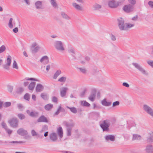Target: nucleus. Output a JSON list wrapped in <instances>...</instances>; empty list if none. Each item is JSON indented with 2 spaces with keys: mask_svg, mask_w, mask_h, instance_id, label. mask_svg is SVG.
I'll use <instances>...</instances> for the list:
<instances>
[{
  "mask_svg": "<svg viewBox=\"0 0 153 153\" xmlns=\"http://www.w3.org/2000/svg\"><path fill=\"white\" fill-rule=\"evenodd\" d=\"M63 124L66 126L67 128H72L74 125V123L73 122L72 120H70L69 122H67L66 121H64L63 123Z\"/></svg>",
  "mask_w": 153,
  "mask_h": 153,
  "instance_id": "8",
  "label": "nucleus"
},
{
  "mask_svg": "<svg viewBox=\"0 0 153 153\" xmlns=\"http://www.w3.org/2000/svg\"><path fill=\"white\" fill-rule=\"evenodd\" d=\"M5 130L6 131V132L9 134H11L12 132V130L10 129H7V128Z\"/></svg>",
  "mask_w": 153,
  "mask_h": 153,
  "instance_id": "64",
  "label": "nucleus"
},
{
  "mask_svg": "<svg viewBox=\"0 0 153 153\" xmlns=\"http://www.w3.org/2000/svg\"><path fill=\"white\" fill-rule=\"evenodd\" d=\"M79 69L80 72L83 74H86L87 73V70L85 68H78Z\"/></svg>",
  "mask_w": 153,
  "mask_h": 153,
  "instance_id": "43",
  "label": "nucleus"
},
{
  "mask_svg": "<svg viewBox=\"0 0 153 153\" xmlns=\"http://www.w3.org/2000/svg\"><path fill=\"white\" fill-rule=\"evenodd\" d=\"M60 106H59L58 109H57V111L55 113V114H54L55 115H57L59 114L60 112L61 111H60Z\"/></svg>",
  "mask_w": 153,
  "mask_h": 153,
  "instance_id": "63",
  "label": "nucleus"
},
{
  "mask_svg": "<svg viewBox=\"0 0 153 153\" xmlns=\"http://www.w3.org/2000/svg\"><path fill=\"white\" fill-rule=\"evenodd\" d=\"M44 87L41 84H38L36 87V89L37 92L42 91L44 89Z\"/></svg>",
  "mask_w": 153,
  "mask_h": 153,
  "instance_id": "23",
  "label": "nucleus"
},
{
  "mask_svg": "<svg viewBox=\"0 0 153 153\" xmlns=\"http://www.w3.org/2000/svg\"><path fill=\"white\" fill-rule=\"evenodd\" d=\"M125 102H126V105H130L131 103V101L130 100H129L128 99L126 100V101H125Z\"/></svg>",
  "mask_w": 153,
  "mask_h": 153,
  "instance_id": "62",
  "label": "nucleus"
},
{
  "mask_svg": "<svg viewBox=\"0 0 153 153\" xmlns=\"http://www.w3.org/2000/svg\"><path fill=\"white\" fill-rule=\"evenodd\" d=\"M36 8L37 9H41L43 8L42 3L41 1H38L35 3Z\"/></svg>",
  "mask_w": 153,
  "mask_h": 153,
  "instance_id": "18",
  "label": "nucleus"
},
{
  "mask_svg": "<svg viewBox=\"0 0 153 153\" xmlns=\"http://www.w3.org/2000/svg\"><path fill=\"white\" fill-rule=\"evenodd\" d=\"M124 0H119L117 2V7L118 6H120L124 3Z\"/></svg>",
  "mask_w": 153,
  "mask_h": 153,
  "instance_id": "40",
  "label": "nucleus"
},
{
  "mask_svg": "<svg viewBox=\"0 0 153 153\" xmlns=\"http://www.w3.org/2000/svg\"><path fill=\"white\" fill-rule=\"evenodd\" d=\"M67 108L70 109V111L71 112L74 114H76L77 112V111L76 108L74 107H70L68 106H67Z\"/></svg>",
  "mask_w": 153,
  "mask_h": 153,
  "instance_id": "35",
  "label": "nucleus"
},
{
  "mask_svg": "<svg viewBox=\"0 0 153 153\" xmlns=\"http://www.w3.org/2000/svg\"><path fill=\"white\" fill-rule=\"evenodd\" d=\"M58 134L60 138H62L63 137V131L61 127H60L57 129Z\"/></svg>",
  "mask_w": 153,
  "mask_h": 153,
  "instance_id": "28",
  "label": "nucleus"
},
{
  "mask_svg": "<svg viewBox=\"0 0 153 153\" xmlns=\"http://www.w3.org/2000/svg\"><path fill=\"white\" fill-rule=\"evenodd\" d=\"M111 102H107L106 99H103L102 101V104L104 106H108L111 105Z\"/></svg>",
  "mask_w": 153,
  "mask_h": 153,
  "instance_id": "26",
  "label": "nucleus"
},
{
  "mask_svg": "<svg viewBox=\"0 0 153 153\" xmlns=\"http://www.w3.org/2000/svg\"><path fill=\"white\" fill-rule=\"evenodd\" d=\"M36 85V82H31L29 85H28V88L29 90L33 91Z\"/></svg>",
  "mask_w": 153,
  "mask_h": 153,
  "instance_id": "27",
  "label": "nucleus"
},
{
  "mask_svg": "<svg viewBox=\"0 0 153 153\" xmlns=\"http://www.w3.org/2000/svg\"><path fill=\"white\" fill-rule=\"evenodd\" d=\"M38 122L48 123V121L46 117L44 115L41 116L37 120Z\"/></svg>",
  "mask_w": 153,
  "mask_h": 153,
  "instance_id": "17",
  "label": "nucleus"
},
{
  "mask_svg": "<svg viewBox=\"0 0 153 153\" xmlns=\"http://www.w3.org/2000/svg\"><path fill=\"white\" fill-rule=\"evenodd\" d=\"M39 46L36 47L35 48H31V50L33 53H34L37 52L39 49Z\"/></svg>",
  "mask_w": 153,
  "mask_h": 153,
  "instance_id": "37",
  "label": "nucleus"
},
{
  "mask_svg": "<svg viewBox=\"0 0 153 153\" xmlns=\"http://www.w3.org/2000/svg\"><path fill=\"white\" fill-rule=\"evenodd\" d=\"M48 129V126L46 125H45L43 126L42 130V131H46Z\"/></svg>",
  "mask_w": 153,
  "mask_h": 153,
  "instance_id": "60",
  "label": "nucleus"
},
{
  "mask_svg": "<svg viewBox=\"0 0 153 153\" xmlns=\"http://www.w3.org/2000/svg\"><path fill=\"white\" fill-rule=\"evenodd\" d=\"M118 22V27L120 30H124V20L122 17H120L117 19Z\"/></svg>",
  "mask_w": 153,
  "mask_h": 153,
  "instance_id": "6",
  "label": "nucleus"
},
{
  "mask_svg": "<svg viewBox=\"0 0 153 153\" xmlns=\"http://www.w3.org/2000/svg\"><path fill=\"white\" fill-rule=\"evenodd\" d=\"M148 4L151 8H153V1H149L148 2Z\"/></svg>",
  "mask_w": 153,
  "mask_h": 153,
  "instance_id": "58",
  "label": "nucleus"
},
{
  "mask_svg": "<svg viewBox=\"0 0 153 153\" xmlns=\"http://www.w3.org/2000/svg\"><path fill=\"white\" fill-rule=\"evenodd\" d=\"M96 94V92L95 91H93L88 97L89 99L91 101L93 102L94 100Z\"/></svg>",
  "mask_w": 153,
  "mask_h": 153,
  "instance_id": "21",
  "label": "nucleus"
},
{
  "mask_svg": "<svg viewBox=\"0 0 153 153\" xmlns=\"http://www.w3.org/2000/svg\"><path fill=\"white\" fill-rule=\"evenodd\" d=\"M72 5L75 9L78 11H82L83 10L82 7L76 3H72Z\"/></svg>",
  "mask_w": 153,
  "mask_h": 153,
  "instance_id": "16",
  "label": "nucleus"
},
{
  "mask_svg": "<svg viewBox=\"0 0 153 153\" xmlns=\"http://www.w3.org/2000/svg\"><path fill=\"white\" fill-rule=\"evenodd\" d=\"M50 2L52 6L54 8H58V5L55 0H51Z\"/></svg>",
  "mask_w": 153,
  "mask_h": 153,
  "instance_id": "32",
  "label": "nucleus"
},
{
  "mask_svg": "<svg viewBox=\"0 0 153 153\" xmlns=\"http://www.w3.org/2000/svg\"><path fill=\"white\" fill-rule=\"evenodd\" d=\"M10 65H11L5 64L3 65H2V66L3 68L4 69L7 70H9L10 69Z\"/></svg>",
  "mask_w": 153,
  "mask_h": 153,
  "instance_id": "42",
  "label": "nucleus"
},
{
  "mask_svg": "<svg viewBox=\"0 0 153 153\" xmlns=\"http://www.w3.org/2000/svg\"><path fill=\"white\" fill-rule=\"evenodd\" d=\"M90 105L89 103L85 101H84L83 104V105L85 106L89 107Z\"/></svg>",
  "mask_w": 153,
  "mask_h": 153,
  "instance_id": "57",
  "label": "nucleus"
},
{
  "mask_svg": "<svg viewBox=\"0 0 153 153\" xmlns=\"http://www.w3.org/2000/svg\"><path fill=\"white\" fill-rule=\"evenodd\" d=\"M126 27H125V30H128L129 28H130L134 26V24L127 23L126 24Z\"/></svg>",
  "mask_w": 153,
  "mask_h": 153,
  "instance_id": "34",
  "label": "nucleus"
},
{
  "mask_svg": "<svg viewBox=\"0 0 153 153\" xmlns=\"http://www.w3.org/2000/svg\"><path fill=\"white\" fill-rule=\"evenodd\" d=\"M102 7V6L97 4H95L93 6L94 10H99Z\"/></svg>",
  "mask_w": 153,
  "mask_h": 153,
  "instance_id": "30",
  "label": "nucleus"
},
{
  "mask_svg": "<svg viewBox=\"0 0 153 153\" xmlns=\"http://www.w3.org/2000/svg\"><path fill=\"white\" fill-rule=\"evenodd\" d=\"M143 110L153 118V109L152 108L148 105L145 104L143 105Z\"/></svg>",
  "mask_w": 153,
  "mask_h": 153,
  "instance_id": "4",
  "label": "nucleus"
},
{
  "mask_svg": "<svg viewBox=\"0 0 153 153\" xmlns=\"http://www.w3.org/2000/svg\"><path fill=\"white\" fill-rule=\"evenodd\" d=\"M25 79L27 80H33V81H38V80L37 79H36L34 78H25Z\"/></svg>",
  "mask_w": 153,
  "mask_h": 153,
  "instance_id": "61",
  "label": "nucleus"
},
{
  "mask_svg": "<svg viewBox=\"0 0 153 153\" xmlns=\"http://www.w3.org/2000/svg\"><path fill=\"white\" fill-rule=\"evenodd\" d=\"M71 128H67V135L68 136H70L71 135Z\"/></svg>",
  "mask_w": 153,
  "mask_h": 153,
  "instance_id": "52",
  "label": "nucleus"
},
{
  "mask_svg": "<svg viewBox=\"0 0 153 153\" xmlns=\"http://www.w3.org/2000/svg\"><path fill=\"white\" fill-rule=\"evenodd\" d=\"M30 97V95L28 93H26L24 96V98L27 100H29Z\"/></svg>",
  "mask_w": 153,
  "mask_h": 153,
  "instance_id": "51",
  "label": "nucleus"
},
{
  "mask_svg": "<svg viewBox=\"0 0 153 153\" xmlns=\"http://www.w3.org/2000/svg\"><path fill=\"white\" fill-rule=\"evenodd\" d=\"M1 125L3 128L5 129V130L7 129V126L6 123L4 122H2L1 123Z\"/></svg>",
  "mask_w": 153,
  "mask_h": 153,
  "instance_id": "53",
  "label": "nucleus"
},
{
  "mask_svg": "<svg viewBox=\"0 0 153 153\" xmlns=\"http://www.w3.org/2000/svg\"><path fill=\"white\" fill-rule=\"evenodd\" d=\"M110 125V121L108 120H104L102 123L100 124V126L102 129L103 131H109V127Z\"/></svg>",
  "mask_w": 153,
  "mask_h": 153,
  "instance_id": "1",
  "label": "nucleus"
},
{
  "mask_svg": "<svg viewBox=\"0 0 153 153\" xmlns=\"http://www.w3.org/2000/svg\"><path fill=\"white\" fill-rule=\"evenodd\" d=\"M50 139L53 142L56 141L57 139V134L54 132L51 133L49 134Z\"/></svg>",
  "mask_w": 153,
  "mask_h": 153,
  "instance_id": "14",
  "label": "nucleus"
},
{
  "mask_svg": "<svg viewBox=\"0 0 153 153\" xmlns=\"http://www.w3.org/2000/svg\"><path fill=\"white\" fill-rule=\"evenodd\" d=\"M49 59L47 56H45L43 57L40 60V62H42L44 64H47L49 62Z\"/></svg>",
  "mask_w": 153,
  "mask_h": 153,
  "instance_id": "20",
  "label": "nucleus"
},
{
  "mask_svg": "<svg viewBox=\"0 0 153 153\" xmlns=\"http://www.w3.org/2000/svg\"><path fill=\"white\" fill-rule=\"evenodd\" d=\"M127 122V128L130 129L131 128L135 126V124L132 118L130 117L127 119L126 120Z\"/></svg>",
  "mask_w": 153,
  "mask_h": 153,
  "instance_id": "7",
  "label": "nucleus"
},
{
  "mask_svg": "<svg viewBox=\"0 0 153 153\" xmlns=\"http://www.w3.org/2000/svg\"><path fill=\"white\" fill-rule=\"evenodd\" d=\"M105 138L106 140L108 141L109 140L113 141L115 140V137L114 135H109L105 136Z\"/></svg>",
  "mask_w": 153,
  "mask_h": 153,
  "instance_id": "22",
  "label": "nucleus"
},
{
  "mask_svg": "<svg viewBox=\"0 0 153 153\" xmlns=\"http://www.w3.org/2000/svg\"><path fill=\"white\" fill-rule=\"evenodd\" d=\"M153 150V146L151 144H149L146 146L145 151L146 153H152Z\"/></svg>",
  "mask_w": 153,
  "mask_h": 153,
  "instance_id": "11",
  "label": "nucleus"
},
{
  "mask_svg": "<svg viewBox=\"0 0 153 153\" xmlns=\"http://www.w3.org/2000/svg\"><path fill=\"white\" fill-rule=\"evenodd\" d=\"M68 89V88L66 87L62 88L60 91V95L61 97H63L65 96Z\"/></svg>",
  "mask_w": 153,
  "mask_h": 153,
  "instance_id": "19",
  "label": "nucleus"
},
{
  "mask_svg": "<svg viewBox=\"0 0 153 153\" xmlns=\"http://www.w3.org/2000/svg\"><path fill=\"white\" fill-rule=\"evenodd\" d=\"M60 14L62 17L64 19L66 20H70L71 19V18L64 12H62Z\"/></svg>",
  "mask_w": 153,
  "mask_h": 153,
  "instance_id": "25",
  "label": "nucleus"
},
{
  "mask_svg": "<svg viewBox=\"0 0 153 153\" xmlns=\"http://www.w3.org/2000/svg\"><path fill=\"white\" fill-rule=\"evenodd\" d=\"M134 7L133 5L129 4L128 5H125V12L127 13H129L133 11Z\"/></svg>",
  "mask_w": 153,
  "mask_h": 153,
  "instance_id": "9",
  "label": "nucleus"
},
{
  "mask_svg": "<svg viewBox=\"0 0 153 153\" xmlns=\"http://www.w3.org/2000/svg\"><path fill=\"white\" fill-rule=\"evenodd\" d=\"M17 105L18 109L21 111H22L24 108V107L21 104H17Z\"/></svg>",
  "mask_w": 153,
  "mask_h": 153,
  "instance_id": "47",
  "label": "nucleus"
},
{
  "mask_svg": "<svg viewBox=\"0 0 153 153\" xmlns=\"http://www.w3.org/2000/svg\"><path fill=\"white\" fill-rule=\"evenodd\" d=\"M120 102L118 101H116L115 102H114L112 104V107H114L118 105H119Z\"/></svg>",
  "mask_w": 153,
  "mask_h": 153,
  "instance_id": "54",
  "label": "nucleus"
},
{
  "mask_svg": "<svg viewBox=\"0 0 153 153\" xmlns=\"http://www.w3.org/2000/svg\"><path fill=\"white\" fill-rule=\"evenodd\" d=\"M6 49L5 46L4 45H2L0 47V53H1L4 52Z\"/></svg>",
  "mask_w": 153,
  "mask_h": 153,
  "instance_id": "44",
  "label": "nucleus"
},
{
  "mask_svg": "<svg viewBox=\"0 0 153 153\" xmlns=\"http://www.w3.org/2000/svg\"><path fill=\"white\" fill-rule=\"evenodd\" d=\"M13 20V19L12 18H10V19L8 23L9 26L10 28H12L13 27V25L12 23Z\"/></svg>",
  "mask_w": 153,
  "mask_h": 153,
  "instance_id": "45",
  "label": "nucleus"
},
{
  "mask_svg": "<svg viewBox=\"0 0 153 153\" xmlns=\"http://www.w3.org/2000/svg\"><path fill=\"white\" fill-rule=\"evenodd\" d=\"M17 133L19 134L21 136L25 135L27 134V131L22 128L19 129L17 130Z\"/></svg>",
  "mask_w": 153,
  "mask_h": 153,
  "instance_id": "13",
  "label": "nucleus"
},
{
  "mask_svg": "<svg viewBox=\"0 0 153 153\" xmlns=\"http://www.w3.org/2000/svg\"><path fill=\"white\" fill-rule=\"evenodd\" d=\"M11 105V103L10 102H5L3 106L4 107H7L10 106Z\"/></svg>",
  "mask_w": 153,
  "mask_h": 153,
  "instance_id": "48",
  "label": "nucleus"
},
{
  "mask_svg": "<svg viewBox=\"0 0 153 153\" xmlns=\"http://www.w3.org/2000/svg\"><path fill=\"white\" fill-rule=\"evenodd\" d=\"M141 136L137 134H133L132 138V140H141Z\"/></svg>",
  "mask_w": 153,
  "mask_h": 153,
  "instance_id": "24",
  "label": "nucleus"
},
{
  "mask_svg": "<svg viewBox=\"0 0 153 153\" xmlns=\"http://www.w3.org/2000/svg\"><path fill=\"white\" fill-rule=\"evenodd\" d=\"M26 112L29 116L33 117H37L39 115V113L38 112L35 111L30 112L29 110H27Z\"/></svg>",
  "mask_w": 153,
  "mask_h": 153,
  "instance_id": "10",
  "label": "nucleus"
},
{
  "mask_svg": "<svg viewBox=\"0 0 153 153\" xmlns=\"http://www.w3.org/2000/svg\"><path fill=\"white\" fill-rule=\"evenodd\" d=\"M54 46L56 50L59 51H62L65 50L63 47V44L60 41H56L54 43Z\"/></svg>",
  "mask_w": 153,
  "mask_h": 153,
  "instance_id": "3",
  "label": "nucleus"
},
{
  "mask_svg": "<svg viewBox=\"0 0 153 153\" xmlns=\"http://www.w3.org/2000/svg\"><path fill=\"white\" fill-rule=\"evenodd\" d=\"M52 101L53 102L57 103L58 101V98L56 97L53 96L52 97Z\"/></svg>",
  "mask_w": 153,
  "mask_h": 153,
  "instance_id": "49",
  "label": "nucleus"
},
{
  "mask_svg": "<svg viewBox=\"0 0 153 153\" xmlns=\"http://www.w3.org/2000/svg\"><path fill=\"white\" fill-rule=\"evenodd\" d=\"M53 106V105L52 104L49 103L46 105L45 106V108L46 110L49 111L52 108Z\"/></svg>",
  "mask_w": 153,
  "mask_h": 153,
  "instance_id": "31",
  "label": "nucleus"
},
{
  "mask_svg": "<svg viewBox=\"0 0 153 153\" xmlns=\"http://www.w3.org/2000/svg\"><path fill=\"white\" fill-rule=\"evenodd\" d=\"M6 61L7 63L6 64L11 65V57L9 55L7 56Z\"/></svg>",
  "mask_w": 153,
  "mask_h": 153,
  "instance_id": "38",
  "label": "nucleus"
},
{
  "mask_svg": "<svg viewBox=\"0 0 153 153\" xmlns=\"http://www.w3.org/2000/svg\"><path fill=\"white\" fill-rule=\"evenodd\" d=\"M31 133L32 135L33 136H34L37 135V134L36 132L34 130H32Z\"/></svg>",
  "mask_w": 153,
  "mask_h": 153,
  "instance_id": "59",
  "label": "nucleus"
},
{
  "mask_svg": "<svg viewBox=\"0 0 153 153\" xmlns=\"http://www.w3.org/2000/svg\"><path fill=\"white\" fill-rule=\"evenodd\" d=\"M147 142L151 143L153 142V132L150 131L149 133V136L147 137Z\"/></svg>",
  "mask_w": 153,
  "mask_h": 153,
  "instance_id": "15",
  "label": "nucleus"
},
{
  "mask_svg": "<svg viewBox=\"0 0 153 153\" xmlns=\"http://www.w3.org/2000/svg\"><path fill=\"white\" fill-rule=\"evenodd\" d=\"M13 68H15L16 69H18L19 68L17 65V64L16 61L14 60L13 61Z\"/></svg>",
  "mask_w": 153,
  "mask_h": 153,
  "instance_id": "46",
  "label": "nucleus"
},
{
  "mask_svg": "<svg viewBox=\"0 0 153 153\" xmlns=\"http://www.w3.org/2000/svg\"><path fill=\"white\" fill-rule=\"evenodd\" d=\"M17 116L21 120H23L25 118V115L21 113L18 114Z\"/></svg>",
  "mask_w": 153,
  "mask_h": 153,
  "instance_id": "39",
  "label": "nucleus"
},
{
  "mask_svg": "<svg viewBox=\"0 0 153 153\" xmlns=\"http://www.w3.org/2000/svg\"><path fill=\"white\" fill-rule=\"evenodd\" d=\"M147 63L151 66L153 67V61L152 60H149L147 61Z\"/></svg>",
  "mask_w": 153,
  "mask_h": 153,
  "instance_id": "55",
  "label": "nucleus"
},
{
  "mask_svg": "<svg viewBox=\"0 0 153 153\" xmlns=\"http://www.w3.org/2000/svg\"><path fill=\"white\" fill-rule=\"evenodd\" d=\"M132 65L137 69L141 72L143 74L147 75L148 73L139 64L137 63H133Z\"/></svg>",
  "mask_w": 153,
  "mask_h": 153,
  "instance_id": "5",
  "label": "nucleus"
},
{
  "mask_svg": "<svg viewBox=\"0 0 153 153\" xmlns=\"http://www.w3.org/2000/svg\"><path fill=\"white\" fill-rule=\"evenodd\" d=\"M24 91V89L22 87L18 88L16 90V93L18 94H21Z\"/></svg>",
  "mask_w": 153,
  "mask_h": 153,
  "instance_id": "41",
  "label": "nucleus"
},
{
  "mask_svg": "<svg viewBox=\"0 0 153 153\" xmlns=\"http://www.w3.org/2000/svg\"><path fill=\"white\" fill-rule=\"evenodd\" d=\"M8 123L12 127L14 128H17L18 126L19 120L16 117L10 119L8 121Z\"/></svg>",
  "mask_w": 153,
  "mask_h": 153,
  "instance_id": "2",
  "label": "nucleus"
},
{
  "mask_svg": "<svg viewBox=\"0 0 153 153\" xmlns=\"http://www.w3.org/2000/svg\"><path fill=\"white\" fill-rule=\"evenodd\" d=\"M13 87L11 86H9L8 87V91L10 92L11 93L13 90Z\"/></svg>",
  "mask_w": 153,
  "mask_h": 153,
  "instance_id": "56",
  "label": "nucleus"
},
{
  "mask_svg": "<svg viewBox=\"0 0 153 153\" xmlns=\"http://www.w3.org/2000/svg\"><path fill=\"white\" fill-rule=\"evenodd\" d=\"M41 96L44 100H46L48 99V96L46 93H42L41 94Z\"/></svg>",
  "mask_w": 153,
  "mask_h": 153,
  "instance_id": "36",
  "label": "nucleus"
},
{
  "mask_svg": "<svg viewBox=\"0 0 153 153\" xmlns=\"http://www.w3.org/2000/svg\"><path fill=\"white\" fill-rule=\"evenodd\" d=\"M128 2L130 3L131 5H134L136 3L135 0H127Z\"/></svg>",
  "mask_w": 153,
  "mask_h": 153,
  "instance_id": "50",
  "label": "nucleus"
},
{
  "mask_svg": "<svg viewBox=\"0 0 153 153\" xmlns=\"http://www.w3.org/2000/svg\"><path fill=\"white\" fill-rule=\"evenodd\" d=\"M108 4L110 7L111 8H116L117 7V1L114 0L109 1Z\"/></svg>",
  "mask_w": 153,
  "mask_h": 153,
  "instance_id": "12",
  "label": "nucleus"
},
{
  "mask_svg": "<svg viewBox=\"0 0 153 153\" xmlns=\"http://www.w3.org/2000/svg\"><path fill=\"white\" fill-rule=\"evenodd\" d=\"M67 79V77L66 76H63L60 78L58 80L59 82L64 83Z\"/></svg>",
  "mask_w": 153,
  "mask_h": 153,
  "instance_id": "33",
  "label": "nucleus"
},
{
  "mask_svg": "<svg viewBox=\"0 0 153 153\" xmlns=\"http://www.w3.org/2000/svg\"><path fill=\"white\" fill-rule=\"evenodd\" d=\"M61 73V71L60 70H57L54 74L53 76V78L54 79H56L57 77Z\"/></svg>",
  "mask_w": 153,
  "mask_h": 153,
  "instance_id": "29",
  "label": "nucleus"
}]
</instances>
